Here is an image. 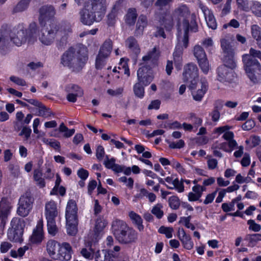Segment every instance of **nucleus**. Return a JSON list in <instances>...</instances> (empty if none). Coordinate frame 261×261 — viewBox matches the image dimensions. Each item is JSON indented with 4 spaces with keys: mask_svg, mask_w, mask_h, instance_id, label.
Returning a JSON list of instances; mask_svg holds the SVG:
<instances>
[{
    "mask_svg": "<svg viewBox=\"0 0 261 261\" xmlns=\"http://www.w3.org/2000/svg\"><path fill=\"white\" fill-rule=\"evenodd\" d=\"M12 206L7 198H2L0 201V220L3 222L10 214Z\"/></svg>",
    "mask_w": 261,
    "mask_h": 261,
    "instance_id": "19",
    "label": "nucleus"
},
{
    "mask_svg": "<svg viewBox=\"0 0 261 261\" xmlns=\"http://www.w3.org/2000/svg\"><path fill=\"white\" fill-rule=\"evenodd\" d=\"M247 224L249 225V229L253 231L258 232L261 229V226L256 223L253 220H249Z\"/></svg>",
    "mask_w": 261,
    "mask_h": 261,
    "instance_id": "55",
    "label": "nucleus"
},
{
    "mask_svg": "<svg viewBox=\"0 0 261 261\" xmlns=\"http://www.w3.org/2000/svg\"><path fill=\"white\" fill-rule=\"evenodd\" d=\"M190 14L189 8L186 5H182L175 10L172 18L166 15L161 21V25L164 26L167 31H170L174 25L173 19L178 21H182L181 23L178 24L177 43L173 53L174 64L177 70L181 68L182 51L188 45L189 23L187 19Z\"/></svg>",
    "mask_w": 261,
    "mask_h": 261,
    "instance_id": "1",
    "label": "nucleus"
},
{
    "mask_svg": "<svg viewBox=\"0 0 261 261\" xmlns=\"http://www.w3.org/2000/svg\"><path fill=\"white\" fill-rule=\"evenodd\" d=\"M169 204L171 208L176 210L179 206V200L177 196H171L169 199Z\"/></svg>",
    "mask_w": 261,
    "mask_h": 261,
    "instance_id": "51",
    "label": "nucleus"
},
{
    "mask_svg": "<svg viewBox=\"0 0 261 261\" xmlns=\"http://www.w3.org/2000/svg\"><path fill=\"white\" fill-rule=\"evenodd\" d=\"M179 239L185 249L191 250L193 248L194 243L191 237L187 234L183 229L179 230Z\"/></svg>",
    "mask_w": 261,
    "mask_h": 261,
    "instance_id": "22",
    "label": "nucleus"
},
{
    "mask_svg": "<svg viewBox=\"0 0 261 261\" xmlns=\"http://www.w3.org/2000/svg\"><path fill=\"white\" fill-rule=\"evenodd\" d=\"M163 205L161 203H157L155 205L151 210V213L157 218L161 219L164 215V212L162 210Z\"/></svg>",
    "mask_w": 261,
    "mask_h": 261,
    "instance_id": "39",
    "label": "nucleus"
},
{
    "mask_svg": "<svg viewBox=\"0 0 261 261\" xmlns=\"http://www.w3.org/2000/svg\"><path fill=\"white\" fill-rule=\"evenodd\" d=\"M42 141L46 144L50 145L51 147L55 149L59 150L60 148V142L52 139H48L47 138H43Z\"/></svg>",
    "mask_w": 261,
    "mask_h": 261,
    "instance_id": "49",
    "label": "nucleus"
},
{
    "mask_svg": "<svg viewBox=\"0 0 261 261\" xmlns=\"http://www.w3.org/2000/svg\"><path fill=\"white\" fill-rule=\"evenodd\" d=\"M159 232L160 233L165 234L167 238H171L172 237V233L173 232V229L170 227L161 226L159 229Z\"/></svg>",
    "mask_w": 261,
    "mask_h": 261,
    "instance_id": "47",
    "label": "nucleus"
},
{
    "mask_svg": "<svg viewBox=\"0 0 261 261\" xmlns=\"http://www.w3.org/2000/svg\"><path fill=\"white\" fill-rule=\"evenodd\" d=\"M249 54L243 56V61L248 76L251 81L255 83L257 81V74L261 67L259 62L253 58H257L261 61V52L251 48Z\"/></svg>",
    "mask_w": 261,
    "mask_h": 261,
    "instance_id": "8",
    "label": "nucleus"
},
{
    "mask_svg": "<svg viewBox=\"0 0 261 261\" xmlns=\"http://www.w3.org/2000/svg\"><path fill=\"white\" fill-rule=\"evenodd\" d=\"M100 54H102L101 53ZM108 57H102L101 54H98L96 61L95 66L97 69H101L106 64V61Z\"/></svg>",
    "mask_w": 261,
    "mask_h": 261,
    "instance_id": "45",
    "label": "nucleus"
},
{
    "mask_svg": "<svg viewBox=\"0 0 261 261\" xmlns=\"http://www.w3.org/2000/svg\"><path fill=\"white\" fill-rule=\"evenodd\" d=\"M12 247L11 243L6 241H3L0 245V251L2 253H6Z\"/></svg>",
    "mask_w": 261,
    "mask_h": 261,
    "instance_id": "60",
    "label": "nucleus"
},
{
    "mask_svg": "<svg viewBox=\"0 0 261 261\" xmlns=\"http://www.w3.org/2000/svg\"><path fill=\"white\" fill-rule=\"evenodd\" d=\"M260 142V138L258 136H253L246 140V143L248 144H251V147H254L259 144Z\"/></svg>",
    "mask_w": 261,
    "mask_h": 261,
    "instance_id": "56",
    "label": "nucleus"
},
{
    "mask_svg": "<svg viewBox=\"0 0 261 261\" xmlns=\"http://www.w3.org/2000/svg\"><path fill=\"white\" fill-rule=\"evenodd\" d=\"M124 91V88L122 87H118L115 89H108L107 90V93L110 96L113 97H118L121 96Z\"/></svg>",
    "mask_w": 261,
    "mask_h": 261,
    "instance_id": "42",
    "label": "nucleus"
},
{
    "mask_svg": "<svg viewBox=\"0 0 261 261\" xmlns=\"http://www.w3.org/2000/svg\"><path fill=\"white\" fill-rule=\"evenodd\" d=\"M198 63L202 72L205 74L207 73L210 66L207 57L198 61Z\"/></svg>",
    "mask_w": 261,
    "mask_h": 261,
    "instance_id": "41",
    "label": "nucleus"
},
{
    "mask_svg": "<svg viewBox=\"0 0 261 261\" xmlns=\"http://www.w3.org/2000/svg\"><path fill=\"white\" fill-rule=\"evenodd\" d=\"M43 226L42 220H39L33 231L32 234L30 237L29 241L31 243L39 244L42 241L44 237Z\"/></svg>",
    "mask_w": 261,
    "mask_h": 261,
    "instance_id": "17",
    "label": "nucleus"
},
{
    "mask_svg": "<svg viewBox=\"0 0 261 261\" xmlns=\"http://www.w3.org/2000/svg\"><path fill=\"white\" fill-rule=\"evenodd\" d=\"M46 250L48 256L54 260L68 261L72 257V247L67 242L60 243L55 240H49L46 244Z\"/></svg>",
    "mask_w": 261,
    "mask_h": 261,
    "instance_id": "6",
    "label": "nucleus"
},
{
    "mask_svg": "<svg viewBox=\"0 0 261 261\" xmlns=\"http://www.w3.org/2000/svg\"><path fill=\"white\" fill-rule=\"evenodd\" d=\"M171 166L173 168H175L179 173H184L185 171V169L178 162L174 159L171 160Z\"/></svg>",
    "mask_w": 261,
    "mask_h": 261,
    "instance_id": "63",
    "label": "nucleus"
},
{
    "mask_svg": "<svg viewBox=\"0 0 261 261\" xmlns=\"http://www.w3.org/2000/svg\"><path fill=\"white\" fill-rule=\"evenodd\" d=\"M107 221L103 218H98L95 223V230L97 232L101 231L107 226Z\"/></svg>",
    "mask_w": 261,
    "mask_h": 261,
    "instance_id": "38",
    "label": "nucleus"
},
{
    "mask_svg": "<svg viewBox=\"0 0 261 261\" xmlns=\"http://www.w3.org/2000/svg\"><path fill=\"white\" fill-rule=\"evenodd\" d=\"M6 35L15 45L20 46L25 43L28 39L27 31L22 24H19L8 32H6Z\"/></svg>",
    "mask_w": 261,
    "mask_h": 261,
    "instance_id": "12",
    "label": "nucleus"
},
{
    "mask_svg": "<svg viewBox=\"0 0 261 261\" xmlns=\"http://www.w3.org/2000/svg\"><path fill=\"white\" fill-rule=\"evenodd\" d=\"M199 7L202 10L205 17L207 26L213 30L217 28V22L213 13L208 9V8L202 4L199 3Z\"/></svg>",
    "mask_w": 261,
    "mask_h": 261,
    "instance_id": "18",
    "label": "nucleus"
},
{
    "mask_svg": "<svg viewBox=\"0 0 261 261\" xmlns=\"http://www.w3.org/2000/svg\"><path fill=\"white\" fill-rule=\"evenodd\" d=\"M33 202V198L29 194L26 193L22 195L18 203L17 214L23 217L27 216L32 209Z\"/></svg>",
    "mask_w": 261,
    "mask_h": 261,
    "instance_id": "13",
    "label": "nucleus"
},
{
    "mask_svg": "<svg viewBox=\"0 0 261 261\" xmlns=\"http://www.w3.org/2000/svg\"><path fill=\"white\" fill-rule=\"evenodd\" d=\"M198 68L194 64H189L184 68L183 81L188 83L189 88L192 90V94L194 100H201L207 89V82L205 78L199 81L198 77Z\"/></svg>",
    "mask_w": 261,
    "mask_h": 261,
    "instance_id": "3",
    "label": "nucleus"
},
{
    "mask_svg": "<svg viewBox=\"0 0 261 261\" xmlns=\"http://www.w3.org/2000/svg\"><path fill=\"white\" fill-rule=\"evenodd\" d=\"M56 14L55 8L51 6H44L40 9L39 21L41 25L43 24V21H50L53 23L52 18Z\"/></svg>",
    "mask_w": 261,
    "mask_h": 261,
    "instance_id": "16",
    "label": "nucleus"
},
{
    "mask_svg": "<svg viewBox=\"0 0 261 261\" xmlns=\"http://www.w3.org/2000/svg\"><path fill=\"white\" fill-rule=\"evenodd\" d=\"M237 199H233L229 203H224L222 204V209L225 212H228L234 210V205L237 202Z\"/></svg>",
    "mask_w": 261,
    "mask_h": 261,
    "instance_id": "43",
    "label": "nucleus"
},
{
    "mask_svg": "<svg viewBox=\"0 0 261 261\" xmlns=\"http://www.w3.org/2000/svg\"><path fill=\"white\" fill-rule=\"evenodd\" d=\"M66 91L68 92L76 93L77 95H83V91L77 85L69 84L66 87Z\"/></svg>",
    "mask_w": 261,
    "mask_h": 261,
    "instance_id": "46",
    "label": "nucleus"
},
{
    "mask_svg": "<svg viewBox=\"0 0 261 261\" xmlns=\"http://www.w3.org/2000/svg\"><path fill=\"white\" fill-rule=\"evenodd\" d=\"M34 179L36 184L41 188L45 186V182L42 177V173L39 169H36L34 171Z\"/></svg>",
    "mask_w": 261,
    "mask_h": 261,
    "instance_id": "36",
    "label": "nucleus"
},
{
    "mask_svg": "<svg viewBox=\"0 0 261 261\" xmlns=\"http://www.w3.org/2000/svg\"><path fill=\"white\" fill-rule=\"evenodd\" d=\"M120 182H123L129 188H132L134 185V180L132 178H127L126 176H122L119 178Z\"/></svg>",
    "mask_w": 261,
    "mask_h": 261,
    "instance_id": "57",
    "label": "nucleus"
},
{
    "mask_svg": "<svg viewBox=\"0 0 261 261\" xmlns=\"http://www.w3.org/2000/svg\"><path fill=\"white\" fill-rule=\"evenodd\" d=\"M62 30L59 24L56 22L49 24L46 28H42L38 33V39L45 45H51L62 35Z\"/></svg>",
    "mask_w": 261,
    "mask_h": 261,
    "instance_id": "9",
    "label": "nucleus"
},
{
    "mask_svg": "<svg viewBox=\"0 0 261 261\" xmlns=\"http://www.w3.org/2000/svg\"><path fill=\"white\" fill-rule=\"evenodd\" d=\"M100 54H102L101 53ZM108 57H102L101 54H98L96 61L95 66L97 69H101L106 64V61Z\"/></svg>",
    "mask_w": 261,
    "mask_h": 261,
    "instance_id": "44",
    "label": "nucleus"
},
{
    "mask_svg": "<svg viewBox=\"0 0 261 261\" xmlns=\"http://www.w3.org/2000/svg\"><path fill=\"white\" fill-rule=\"evenodd\" d=\"M28 249L29 247L27 246H24L18 248L17 250H11L10 254L14 258L21 257Z\"/></svg>",
    "mask_w": 261,
    "mask_h": 261,
    "instance_id": "37",
    "label": "nucleus"
},
{
    "mask_svg": "<svg viewBox=\"0 0 261 261\" xmlns=\"http://www.w3.org/2000/svg\"><path fill=\"white\" fill-rule=\"evenodd\" d=\"M126 46L135 54L139 53L140 49L136 40L132 37H130L126 41Z\"/></svg>",
    "mask_w": 261,
    "mask_h": 261,
    "instance_id": "31",
    "label": "nucleus"
},
{
    "mask_svg": "<svg viewBox=\"0 0 261 261\" xmlns=\"http://www.w3.org/2000/svg\"><path fill=\"white\" fill-rule=\"evenodd\" d=\"M79 5L83 4L80 12V20L90 25L94 21H100L104 16L108 6L106 0H75Z\"/></svg>",
    "mask_w": 261,
    "mask_h": 261,
    "instance_id": "2",
    "label": "nucleus"
},
{
    "mask_svg": "<svg viewBox=\"0 0 261 261\" xmlns=\"http://www.w3.org/2000/svg\"><path fill=\"white\" fill-rule=\"evenodd\" d=\"M160 56V51L156 47H154L147 54L143 57V60L147 63L155 64Z\"/></svg>",
    "mask_w": 261,
    "mask_h": 261,
    "instance_id": "24",
    "label": "nucleus"
},
{
    "mask_svg": "<svg viewBox=\"0 0 261 261\" xmlns=\"http://www.w3.org/2000/svg\"><path fill=\"white\" fill-rule=\"evenodd\" d=\"M46 219L48 233L54 236L58 232V227L56 224L55 218H48Z\"/></svg>",
    "mask_w": 261,
    "mask_h": 261,
    "instance_id": "32",
    "label": "nucleus"
},
{
    "mask_svg": "<svg viewBox=\"0 0 261 261\" xmlns=\"http://www.w3.org/2000/svg\"><path fill=\"white\" fill-rule=\"evenodd\" d=\"M77 219L66 220L67 232L69 235L74 236L76 233L77 231Z\"/></svg>",
    "mask_w": 261,
    "mask_h": 261,
    "instance_id": "26",
    "label": "nucleus"
},
{
    "mask_svg": "<svg viewBox=\"0 0 261 261\" xmlns=\"http://www.w3.org/2000/svg\"><path fill=\"white\" fill-rule=\"evenodd\" d=\"M118 68L120 71L119 72L123 73L127 76L130 75L129 70L127 65V59L122 58L120 60Z\"/></svg>",
    "mask_w": 261,
    "mask_h": 261,
    "instance_id": "34",
    "label": "nucleus"
},
{
    "mask_svg": "<svg viewBox=\"0 0 261 261\" xmlns=\"http://www.w3.org/2000/svg\"><path fill=\"white\" fill-rule=\"evenodd\" d=\"M251 34L255 39L261 36L260 28L257 25L254 24L251 27Z\"/></svg>",
    "mask_w": 261,
    "mask_h": 261,
    "instance_id": "61",
    "label": "nucleus"
},
{
    "mask_svg": "<svg viewBox=\"0 0 261 261\" xmlns=\"http://www.w3.org/2000/svg\"><path fill=\"white\" fill-rule=\"evenodd\" d=\"M138 79L140 83L145 86L149 85L153 79L152 71L148 67L142 66L137 71Z\"/></svg>",
    "mask_w": 261,
    "mask_h": 261,
    "instance_id": "15",
    "label": "nucleus"
},
{
    "mask_svg": "<svg viewBox=\"0 0 261 261\" xmlns=\"http://www.w3.org/2000/svg\"><path fill=\"white\" fill-rule=\"evenodd\" d=\"M122 2L118 1L115 3L114 5L111 12L109 14L108 16L109 23L110 24H113L117 16L121 12V4Z\"/></svg>",
    "mask_w": 261,
    "mask_h": 261,
    "instance_id": "25",
    "label": "nucleus"
},
{
    "mask_svg": "<svg viewBox=\"0 0 261 261\" xmlns=\"http://www.w3.org/2000/svg\"><path fill=\"white\" fill-rule=\"evenodd\" d=\"M10 226L7 232L8 239L15 242H21L25 226L24 221L19 218H13L11 221Z\"/></svg>",
    "mask_w": 261,
    "mask_h": 261,
    "instance_id": "11",
    "label": "nucleus"
},
{
    "mask_svg": "<svg viewBox=\"0 0 261 261\" xmlns=\"http://www.w3.org/2000/svg\"><path fill=\"white\" fill-rule=\"evenodd\" d=\"M120 247L116 246L114 248L115 253L112 250L107 249L102 250L101 252L97 251L95 256V261H116L118 257V252L120 250Z\"/></svg>",
    "mask_w": 261,
    "mask_h": 261,
    "instance_id": "14",
    "label": "nucleus"
},
{
    "mask_svg": "<svg viewBox=\"0 0 261 261\" xmlns=\"http://www.w3.org/2000/svg\"><path fill=\"white\" fill-rule=\"evenodd\" d=\"M8 168L11 173L14 176L17 177L20 173L19 167L16 165L10 164Z\"/></svg>",
    "mask_w": 261,
    "mask_h": 261,
    "instance_id": "59",
    "label": "nucleus"
},
{
    "mask_svg": "<svg viewBox=\"0 0 261 261\" xmlns=\"http://www.w3.org/2000/svg\"><path fill=\"white\" fill-rule=\"evenodd\" d=\"M29 0H21L14 8L13 12L15 13L22 12L28 7Z\"/></svg>",
    "mask_w": 261,
    "mask_h": 261,
    "instance_id": "40",
    "label": "nucleus"
},
{
    "mask_svg": "<svg viewBox=\"0 0 261 261\" xmlns=\"http://www.w3.org/2000/svg\"><path fill=\"white\" fill-rule=\"evenodd\" d=\"M134 91L135 95L138 97L142 98L144 96V90L140 83H137L134 85Z\"/></svg>",
    "mask_w": 261,
    "mask_h": 261,
    "instance_id": "52",
    "label": "nucleus"
},
{
    "mask_svg": "<svg viewBox=\"0 0 261 261\" xmlns=\"http://www.w3.org/2000/svg\"><path fill=\"white\" fill-rule=\"evenodd\" d=\"M88 60L87 52L84 47L80 49L71 47L62 55L61 63L73 71L82 69Z\"/></svg>",
    "mask_w": 261,
    "mask_h": 261,
    "instance_id": "5",
    "label": "nucleus"
},
{
    "mask_svg": "<svg viewBox=\"0 0 261 261\" xmlns=\"http://www.w3.org/2000/svg\"><path fill=\"white\" fill-rule=\"evenodd\" d=\"M205 191V188L199 185H196L192 187V192L200 197L202 196L203 192Z\"/></svg>",
    "mask_w": 261,
    "mask_h": 261,
    "instance_id": "62",
    "label": "nucleus"
},
{
    "mask_svg": "<svg viewBox=\"0 0 261 261\" xmlns=\"http://www.w3.org/2000/svg\"><path fill=\"white\" fill-rule=\"evenodd\" d=\"M9 79L12 83L18 86H24L27 85L24 80L17 76L12 75L10 77Z\"/></svg>",
    "mask_w": 261,
    "mask_h": 261,
    "instance_id": "54",
    "label": "nucleus"
},
{
    "mask_svg": "<svg viewBox=\"0 0 261 261\" xmlns=\"http://www.w3.org/2000/svg\"><path fill=\"white\" fill-rule=\"evenodd\" d=\"M77 206L75 201L70 200L68 201L66 209V219H77Z\"/></svg>",
    "mask_w": 261,
    "mask_h": 261,
    "instance_id": "20",
    "label": "nucleus"
},
{
    "mask_svg": "<svg viewBox=\"0 0 261 261\" xmlns=\"http://www.w3.org/2000/svg\"><path fill=\"white\" fill-rule=\"evenodd\" d=\"M191 218V216L181 217L179 220V223L184 225L188 228L194 230L195 229V227L190 223Z\"/></svg>",
    "mask_w": 261,
    "mask_h": 261,
    "instance_id": "53",
    "label": "nucleus"
},
{
    "mask_svg": "<svg viewBox=\"0 0 261 261\" xmlns=\"http://www.w3.org/2000/svg\"><path fill=\"white\" fill-rule=\"evenodd\" d=\"M46 218H56L58 214L57 204L54 201H49L46 203L45 212Z\"/></svg>",
    "mask_w": 261,
    "mask_h": 261,
    "instance_id": "21",
    "label": "nucleus"
},
{
    "mask_svg": "<svg viewBox=\"0 0 261 261\" xmlns=\"http://www.w3.org/2000/svg\"><path fill=\"white\" fill-rule=\"evenodd\" d=\"M221 45L224 53L225 65L218 69V80L222 83H231L236 79V74L233 69L236 66L233 59V49L228 39H223Z\"/></svg>",
    "mask_w": 261,
    "mask_h": 261,
    "instance_id": "4",
    "label": "nucleus"
},
{
    "mask_svg": "<svg viewBox=\"0 0 261 261\" xmlns=\"http://www.w3.org/2000/svg\"><path fill=\"white\" fill-rule=\"evenodd\" d=\"M250 8L248 11L251 10L252 12L257 17H261V4L257 1H250L249 5Z\"/></svg>",
    "mask_w": 261,
    "mask_h": 261,
    "instance_id": "28",
    "label": "nucleus"
},
{
    "mask_svg": "<svg viewBox=\"0 0 261 261\" xmlns=\"http://www.w3.org/2000/svg\"><path fill=\"white\" fill-rule=\"evenodd\" d=\"M85 248L82 249L81 254L86 259H92L93 258V250L91 248L90 243L86 244Z\"/></svg>",
    "mask_w": 261,
    "mask_h": 261,
    "instance_id": "35",
    "label": "nucleus"
},
{
    "mask_svg": "<svg viewBox=\"0 0 261 261\" xmlns=\"http://www.w3.org/2000/svg\"><path fill=\"white\" fill-rule=\"evenodd\" d=\"M148 191L145 188H141L138 190L137 193L134 196L135 200L138 199H142L144 197H147Z\"/></svg>",
    "mask_w": 261,
    "mask_h": 261,
    "instance_id": "64",
    "label": "nucleus"
},
{
    "mask_svg": "<svg viewBox=\"0 0 261 261\" xmlns=\"http://www.w3.org/2000/svg\"><path fill=\"white\" fill-rule=\"evenodd\" d=\"M147 25V18L146 16L140 15L137 23V31L139 33H142L144 29Z\"/></svg>",
    "mask_w": 261,
    "mask_h": 261,
    "instance_id": "33",
    "label": "nucleus"
},
{
    "mask_svg": "<svg viewBox=\"0 0 261 261\" xmlns=\"http://www.w3.org/2000/svg\"><path fill=\"white\" fill-rule=\"evenodd\" d=\"M128 216L133 223L136 226L138 229L140 231H143L144 227L143 225V219L141 217L134 211H130L128 213Z\"/></svg>",
    "mask_w": 261,
    "mask_h": 261,
    "instance_id": "23",
    "label": "nucleus"
},
{
    "mask_svg": "<svg viewBox=\"0 0 261 261\" xmlns=\"http://www.w3.org/2000/svg\"><path fill=\"white\" fill-rule=\"evenodd\" d=\"M174 188L179 193L184 191V187L182 179L179 181L178 178H175L173 184Z\"/></svg>",
    "mask_w": 261,
    "mask_h": 261,
    "instance_id": "58",
    "label": "nucleus"
},
{
    "mask_svg": "<svg viewBox=\"0 0 261 261\" xmlns=\"http://www.w3.org/2000/svg\"><path fill=\"white\" fill-rule=\"evenodd\" d=\"M112 48V42L110 40L106 41L100 48L98 54L101 53V56L108 57Z\"/></svg>",
    "mask_w": 261,
    "mask_h": 261,
    "instance_id": "27",
    "label": "nucleus"
},
{
    "mask_svg": "<svg viewBox=\"0 0 261 261\" xmlns=\"http://www.w3.org/2000/svg\"><path fill=\"white\" fill-rule=\"evenodd\" d=\"M137 14L136 9H129L125 15L126 23L129 25L134 24L136 21Z\"/></svg>",
    "mask_w": 261,
    "mask_h": 261,
    "instance_id": "29",
    "label": "nucleus"
},
{
    "mask_svg": "<svg viewBox=\"0 0 261 261\" xmlns=\"http://www.w3.org/2000/svg\"><path fill=\"white\" fill-rule=\"evenodd\" d=\"M193 54L197 61L207 57L203 48L199 45H196L194 46Z\"/></svg>",
    "mask_w": 261,
    "mask_h": 261,
    "instance_id": "30",
    "label": "nucleus"
},
{
    "mask_svg": "<svg viewBox=\"0 0 261 261\" xmlns=\"http://www.w3.org/2000/svg\"><path fill=\"white\" fill-rule=\"evenodd\" d=\"M36 115L39 116L46 118L49 117L51 115V113L48 109H46L41 104L40 107H38V112Z\"/></svg>",
    "mask_w": 261,
    "mask_h": 261,
    "instance_id": "48",
    "label": "nucleus"
},
{
    "mask_svg": "<svg viewBox=\"0 0 261 261\" xmlns=\"http://www.w3.org/2000/svg\"><path fill=\"white\" fill-rule=\"evenodd\" d=\"M230 129V127L228 125L218 127L215 129L214 132L215 133L219 135L224 134L222 137L227 142L221 143L216 142L213 145L212 148H219L228 152H231L234 149L238 144L233 139L234 134L233 132L229 131Z\"/></svg>",
    "mask_w": 261,
    "mask_h": 261,
    "instance_id": "10",
    "label": "nucleus"
},
{
    "mask_svg": "<svg viewBox=\"0 0 261 261\" xmlns=\"http://www.w3.org/2000/svg\"><path fill=\"white\" fill-rule=\"evenodd\" d=\"M201 44L207 50L210 51L213 49L214 42L211 38L207 37L202 40Z\"/></svg>",
    "mask_w": 261,
    "mask_h": 261,
    "instance_id": "50",
    "label": "nucleus"
},
{
    "mask_svg": "<svg viewBox=\"0 0 261 261\" xmlns=\"http://www.w3.org/2000/svg\"><path fill=\"white\" fill-rule=\"evenodd\" d=\"M112 229L116 238L122 243L127 244L135 242L138 237V233L136 230L129 227L122 220L114 221L112 224Z\"/></svg>",
    "mask_w": 261,
    "mask_h": 261,
    "instance_id": "7",
    "label": "nucleus"
}]
</instances>
